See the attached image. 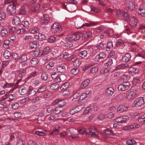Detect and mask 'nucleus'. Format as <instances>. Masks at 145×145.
I'll list each match as a JSON object with an SVG mask.
<instances>
[{"instance_id": "nucleus-1", "label": "nucleus", "mask_w": 145, "mask_h": 145, "mask_svg": "<svg viewBox=\"0 0 145 145\" xmlns=\"http://www.w3.org/2000/svg\"><path fill=\"white\" fill-rule=\"evenodd\" d=\"M137 90L135 89H131L128 93L127 99L128 100H133L137 97Z\"/></svg>"}, {"instance_id": "nucleus-2", "label": "nucleus", "mask_w": 145, "mask_h": 145, "mask_svg": "<svg viewBox=\"0 0 145 145\" xmlns=\"http://www.w3.org/2000/svg\"><path fill=\"white\" fill-rule=\"evenodd\" d=\"M130 83L127 82L119 85L118 87V89L119 91H125L129 89L130 87Z\"/></svg>"}, {"instance_id": "nucleus-3", "label": "nucleus", "mask_w": 145, "mask_h": 145, "mask_svg": "<svg viewBox=\"0 0 145 145\" xmlns=\"http://www.w3.org/2000/svg\"><path fill=\"white\" fill-rule=\"evenodd\" d=\"M62 31L61 27L56 23H54L52 27L51 31L53 33H59Z\"/></svg>"}, {"instance_id": "nucleus-4", "label": "nucleus", "mask_w": 145, "mask_h": 145, "mask_svg": "<svg viewBox=\"0 0 145 145\" xmlns=\"http://www.w3.org/2000/svg\"><path fill=\"white\" fill-rule=\"evenodd\" d=\"M95 128L94 126H91L89 128V131L88 133L93 137L98 138L99 136L97 134V132L95 130Z\"/></svg>"}, {"instance_id": "nucleus-5", "label": "nucleus", "mask_w": 145, "mask_h": 145, "mask_svg": "<svg viewBox=\"0 0 145 145\" xmlns=\"http://www.w3.org/2000/svg\"><path fill=\"white\" fill-rule=\"evenodd\" d=\"M91 95V93L90 91H86L85 93H83L82 95L80 97L78 101L80 102L84 100L87 99L89 98Z\"/></svg>"}, {"instance_id": "nucleus-6", "label": "nucleus", "mask_w": 145, "mask_h": 145, "mask_svg": "<svg viewBox=\"0 0 145 145\" xmlns=\"http://www.w3.org/2000/svg\"><path fill=\"white\" fill-rule=\"evenodd\" d=\"M116 13L119 17L123 16L124 18L128 19L129 16L127 12H125L123 10H117Z\"/></svg>"}, {"instance_id": "nucleus-7", "label": "nucleus", "mask_w": 145, "mask_h": 145, "mask_svg": "<svg viewBox=\"0 0 145 145\" xmlns=\"http://www.w3.org/2000/svg\"><path fill=\"white\" fill-rule=\"evenodd\" d=\"M144 103L143 97H139L134 101L133 105L136 107L140 106L144 104Z\"/></svg>"}, {"instance_id": "nucleus-8", "label": "nucleus", "mask_w": 145, "mask_h": 145, "mask_svg": "<svg viewBox=\"0 0 145 145\" xmlns=\"http://www.w3.org/2000/svg\"><path fill=\"white\" fill-rule=\"evenodd\" d=\"M82 36V34L80 33H77L69 36V40L72 41L79 40Z\"/></svg>"}, {"instance_id": "nucleus-9", "label": "nucleus", "mask_w": 145, "mask_h": 145, "mask_svg": "<svg viewBox=\"0 0 145 145\" xmlns=\"http://www.w3.org/2000/svg\"><path fill=\"white\" fill-rule=\"evenodd\" d=\"M129 117L127 116H123L116 118L115 120L117 123H125L129 120Z\"/></svg>"}, {"instance_id": "nucleus-10", "label": "nucleus", "mask_w": 145, "mask_h": 145, "mask_svg": "<svg viewBox=\"0 0 145 145\" xmlns=\"http://www.w3.org/2000/svg\"><path fill=\"white\" fill-rule=\"evenodd\" d=\"M106 55L105 52H100L99 54L97 55L95 59L96 61H99L101 59H104Z\"/></svg>"}, {"instance_id": "nucleus-11", "label": "nucleus", "mask_w": 145, "mask_h": 145, "mask_svg": "<svg viewBox=\"0 0 145 145\" xmlns=\"http://www.w3.org/2000/svg\"><path fill=\"white\" fill-rule=\"evenodd\" d=\"M138 22L137 18L135 17H133L130 18L129 24L132 27H135L136 26Z\"/></svg>"}, {"instance_id": "nucleus-12", "label": "nucleus", "mask_w": 145, "mask_h": 145, "mask_svg": "<svg viewBox=\"0 0 145 145\" xmlns=\"http://www.w3.org/2000/svg\"><path fill=\"white\" fill-rule=\"evenodd\" d=\"M114 92V89L112 87H109L106 89L105 92V94L107 96H111L113 94Z\"/></svg>"}, {"instance_id": "nucleus-13", "label": "nucleus", "mask_w": 145, "mask_h": 145, "mask_svg": "<svg viewBox=\"0 0 145 145\" xmlns=\"http://www.w3.org/2000/svg\"><path fill=\"white\" fill-rule=\"evenodd\" d=\"M50 20V18L49 16L47 14H46L43 16L41 20V22L42 23L44 24L48 23Z\"/></svg>"}, {"instance_id": "nucleus-14", "label": "nucleus", "mask_w": 145, "mask_h": 145, "mask_svg": "<svg viewBox=\"0 0 145 145\" xmlns=\"http://www.w3.org/2000/svg\"><path fill=\"white\" fill-rule=\"evenodd\" d=\"M90 81L89 79H86L84 80L81 84L80 87V89H84L89 84Z\"/></svg>"}, {"instance_id": "nucleus-15", "label": "nucleus", "mask_w": 145, "mask_h": 145, "mask_svg": "<svg viewBox=\"0 0 145 145\" xmlns=\"http://www.w3.org/2000/svg\"><path fill=\"white\" fill-rule=\"evenodd\" d=\"M82 38L86 40L91 37L92 36V34L91 32L90 31H88L86 33L84 34L82 36Z\"/></svg>"}, {"instance_id": "nucleus-16", "label": "nucleus", "mask_w": 145, "mask_h": 145, "mask_svg": "<svg viewBox=\"0 0 145 145\" xmlns=\"http://www.w3.org/2000/svg\"><path fill=\"white\" fill-rule=\"evenodd\" d=\"M39 43L37 41H34L33 42H30L29 47L30 49L35 48L39 46Z\"/></svg>"}, {"instance_id": "nucleus-17", "label": "nucleus", "mask_w": 145, "mask_h": 145, "mask_svg": "<svg viewBox=\"0 0 145 145\" xmlns=\"http://www.w3.org/2000/svg\"><path fill=\"white\" fill-rule=\"evenodd\" d=\"M27 33V31L24 28L19 29L17 28L16 33L18 35H22L25 34Z\"/></svg>"}, {"instance_id": "nucleus-18", "label": "nucleus", "mask_w": 145, "mask_h": 145, "mask_svg": "<svg viewBox=\"0 0 145 145\" xmlns=\"http://www.w3.org/2000/svg\"><path fill=\"white\" fill-rule=\"evenodd\" d=\"M12 22L14 25H19L21 23L20 18L17 16L14 17L12 21Z\"/></svg>"}, {"instance_id": "nucleus-19", "label": "nucleus", "mask_w": 145, "mask_h": 145, "mask_svg": "<svg viewBox=\"0 0 145 145\" xmlns=\"http://www.w3.org/2000/svg\"><path fill=\"white\" fill-rule=\"evenodd\" d=\"M131 58V56L130 54L127 53L123 57L122 59L123 62H126L129 61Z\"/></svg>"}, {"instance_id": "nucleus-20", "label": "nucleus", "mask_w": 145, "mask_h": 145, "mask_svg": "<svg viewBox=\"0 0 145 145\" xmlns=\"http://www.w3.org/2000/svg\"><path fill=\"white\" fill-rule=\"evenodd\" d=\"M126 5V7L128 9H133L135 7L134 3L131 1H127Z\"/></svg>"}, {"instance_id": "nucleus-21", "label": "nucleus", "mask_w": 145, "mask_h": 145, "mask_svg": "<svg viewBox=\"0 0 145 145\" xmlns=\"http://www.w3.org/2000/svg\"><path fill=\"white\" fill-rule=\"evenodd\" d=\"M128 109V108L123 105H120L117 108V110L118 111H119L120 112H122L124 111L127 110Z\"/></svg>"}, {"instance_id": "nucleus-22", "label": "nucleus", "mask_w": 145, "mask_h": 145, "mask_svg": "<svg viewBox=\"0 0 145 145\" xmlns=\"http://www.w3.org/2000/svg\"><path fill=\"white\" fill-rule=\"evenodd\" d=\"M27 60V56L25 55L22 56L18 60L19 63H22L26 61Z\"/></svg>"}, {"instance_id": "nucleus-23", "label": "nucleus", "mask_w": 145, "mask_h": 145, "mask_svg": "<svg viewBox=\"0 0 145 145\" xmlns=\"http://www.w3.org/2000/svg\"><path fill=\"white\" fill-rule=\"evenodd\" d=\"M138 71V69L132 67H130L128 69V72L136 74Z\"/></svg>"}, {"instance_id": "nucleus-24", "label": "nucleus", "mask_w": 145, "mask_h": 145, "mask_svg": "<svg viewBox=\"0 0 145 145\" xmlns=\"http://www.w3.org/2000/svg\"><path fill=\"white\" fill-rule=\"evenodd\" d=\"M87 54V52L86 50L81 51L79 54V56L81 58H83L86 56Z\"/></svg>"}, {"instance_id": "nucleus-25", "label": "nucleus", "mask_w": 145, "mask_h": 145, "mask_svg": "<svg viewBox=\"0 0 145 145\" xmlns=\"http://www.w3.org/2000/svg\"><path fill=\"white\" fill-rule=\"evenodd\" d=\"M50 51V48L48 46L45 47L43 49V52H42V55H45L49 53Z\"/></svg>"}, {"instance_id": "nucleus-26", "label": "nucleus", "mask_w": 145, "mask_h": 145, "mask_svg": "<svg viewBox=\"0 0 145 145\" xmlns=\"http://www.w3.org/2000/svg\"><path fill=\"white\" fill-rule=\"evenodd\" d=\"M33 54L36 56H40L42 55V50L40 49H36L33 52Z\"/></svg>"}, {"instance_id": "nucleus-27", "label": "nucleus", "mask_w": 145, "mask_h": 145, "mask_svg": "<svg viewBox=\"0 0 145 145\" xmlns=\"http://www.w3.org/2000/svg\"><path fill=\"white\" fill-rule=\"evenodd\" d=\"M90 53H91L92 56L95 55L99 51L97 49V48H94L93 49L92 48H89Z\"/></svg>"}, {"instance_id": "nucleus-28", "label": "nucleus", "mask_w": 145, "mask_h": 145, "mask_svg": "<svg viewBox=\"0 0 145 145\" xmlns=\"http://www.w3.org/2000/svg\"><path fill=\"white\" fill-rule=\"evenodd\" d=\"M3 56L6 59H8L11 56V54L10 52L7 50L4 52Z\"/></svg>"}, {"instance_id": "nucleus-29", "label": "nucleus", "mask_w": 145, "mask_h": 145, "mask_svg": "<svg viewBox=\"0 0 145 145\" xmlns=\"http://www.w3.org/2000/svg\"><path fill=\"white\" fill-rule=\"evenodd\" d=\"M128 65L127 64H122L117 66L116 69H123L127 67Z\"/></svg>"}, {"instance_id": "nucleus-30", "label": "nucleus", "mask_w": 145, "mask_h": 145, "mask_svg": "<svg viewBox=\"0 0 145 145\" xmlns=\"http://www.w3.org/2000/svg\"><path fill=\"white\" fill-rule=\"evenodd\" d=\"M33 37L31 35H27L24 38V39L25 42H29L33 40Z\"/></svg>"}, {"instance_id": "nucleus-31", "label": "nucleus", "mask_w": 145, "mask_h": 145, "mask_svg": "<svg viewBox=\"0 0 145 145\" xmlns=\"http://www.w3.org/2000/svg\"><path fill=\"white\" fill-rule=\"evenodd\" d=\"M57 71L60 72H64L65 71V67L64 66H60L57 67Z\"/></svg>"}, {"instance_id": "nucleus-32", "label": "nucleus", "mask_w": 145, "mask_h": 145, "mask_svg": "<svg viewBox=\"0 0 145 145\" xmlns=\"http://www.w3.org/2000/svg\"><path fill=\"white\" fill-rule=\"evenodd\" d=\"M59 84L57 83H54L50 86V89L52 90H55L57 89L59 87Z\"/></svg>"}, {"instance_id": "nucleus-33", "label": "nucleus", "mask_w": 145, "mask_h": 145, "mask_svg": "<svg viewBox=\"0 0 145 145\" xmlns=\"http://www.w3.org/2000/svg\"><path fill=\"white\" fill-rule=\"evenodd\" d=\"M8 31L5 28H3L1 32V34L2 37H6Z\"/></svg>"}, {"instance_id": "nucleus-34", "label": "nucleus", "mask_w": 145, "mask_h": 145, "mask_svg": "<svg viewBox=\"0 0 145 145\" xmlns=\"http://www.w3.org/2000/svg\"><path fill=\"white\" fill-rule=\"evenodd\" d=\"M31 63L33 66H34L37 65L39 61L36 58H33L31 60Z\"/></svg>"}, {"instance_id": "nucleus-35", "label": "nucleus", "mask_w": 145, "mask_h": 145, "mask_svg": "<svg viewBox=\"0 0 145 145\" xmlns=\"http://www.w3.org/2000/svg\"><path fill=\"white\" fill-rule=\"evenodd\" d=\"M7 13L10 15H15L16 14V10H7Z\"/></svg>"}, {"instance_id": "nucleus-36", "label": "nucleus", "mask_w": 145, "mask_h": 145, "mask_svg": "<svg viewBox=\"0 0 145 145\" xmlns=\"http://www.w3.org/2000/svg\"><path fill=\"white\" fill-rule=\"evenodd\" d=\"M27 92V91L25 88L22 89H20L19 91V93L21 95H23L26 94Z\"/></svg>"}, {"instance_id": "nucleus-37", "label": "nucleus", "mask_w": 145, "mask_h": 145, "mask_svg": "<svg viewBox=\"0 0 145 145\" xmlns=\"http://www.w3.org/2000/svg\"><path fill=\"white\" fill-rule=\"evenodd\" d=\"M126 143L128 145H134L135 144L136 141L134 139H130L127 140Z\"/></svg>"}, {"instance_id": "nucleus-38", "label": "nucleus", "mask_w": 145, "mask_h": 145, "mask_svg": "<svg viewBox=\"0 0 145 145\" xmlns=\"http://www.w3.org/2000/svg\"><path fill=\"white\" fill-rule=\"evenodd\" d=\"M95 48L100 51L104 49V45L103 43H101L98 44V45L95 46Z\"/></svg>"}, {"instance_id": "nucleus-39", "label": "nucleus", "mask_w": 145, "mask_h": 145, "mask_svg": "<svg viewBox=\"0 0 145 145\" xmlns=\"http://www.w3.org/2000/svg\"><path fill=\"white\" fill-rule=\"evenodd\" d=\"M72 62H73V65L75 67L79 66L80 64L79 60L76 59H74V60L72 61Z\"/></svg>"}, {"instance_id": "nucleus-40", "label": "nucleus", "mask_w": 145, "mask_h": 145, "mask_svg": "<svg viewBox=\"0 0 145 145\" xmlns=\"http://www.w3.org/2000/svg\"><path fill=\"white\" fill-rule=\"evenodd\" d=\"M70 84L69 82H65L61 86L60 89L61 90L65 89L67 88L69 86Z\"/></svg>"}, {"instance_id": "nucleus-41", "label": "nucleus", "mask_w": 145, "mask_h": 145, "mask_svg": "<svg viewBox=\"0 0 145 145\" xmlns=\"http://www.w3.org/2000/svg\"><path fill=\"white\" fill-rule=\"evenodd\" d=\"M48 77V74L46 72L43 73L41 75V78L43 80H46Z\"/></svg>"}, {"instance_id": "nucleus-42", "label": "nucleus", "mask_w": 145, "mask_h": 145, "mask_svg": "<svg viewBox=\"0 0 145 145\" xmlns=\"http://www.w3.org/2000/svg\"><path fill=\"white\" fill-rule=\"evenodd\" d=\"M26 73V71L25 70L23 69L20 71L19 73V77L22 78L23 77Z\"/></svg>"}, {"instance_id": "nucleus-43", "label": "nucleus", "mask_w": 145, "mask_h": 145, "mask_svg": "<svg viewBox=\"0 0 145 145\" xmlns=\"http://www.w3.org/2000/svg\"><path fill=\"white\" fill-rule=\"evenodd\" d=\"M14 84L13 83H8L6 82L3 86V88H10L13 86Z\"/></svg>"}, {"instance_id": "nucleus-44", "label": "nucleus", "mask_w": 145, "mask_h": 145, "mask_svg": "<svg viewBox=\"0 0 145 145\" xmlns=\"http://www.w3.org/2000/svg\"><path fill=\"white\" fill-rule=\"evenodd\" d=\"M46 87L45 86H43L37 90V93H40L44 91L46 89Z\"/></svg>"}, {"instance_id": "nucleus-45", "label": "nucleus", "mask_w": 145, "mask_h": 145, "mask_svg": "<svg viewBox=\"0 0 145 145\" xmlns=\"http://www.w3.org/2000/svg\"><path fill=\"white\" fill-rule=\"evenodd\" d=\"M98 70V68L96 67H93L90 70H89L90 73H94L97 72Z\"/></svg>"}, {"instance_id": "nucleus-46", "label": "nucleus", "mask_w": 145, "mask_h": 145, "mask_svg": "<svg viewBox=\"0 0 145 145\" xmlns=\"http://www.w3.org/2000/svg\"><path fill=\"white\" fill-rule=\"evenodd\" d=\"M65 104L66 102L64 100L60 99L59 104V108H61L63 106L65 105Z\"/></svg>"}, {"instance_id": "nucleus-47", "label": "nucleus", "mask_w": 145, "mask_h": 145, "mask_svg": "<svg viewBox=\"0 0 145 145\" xmlns=\"http://www.w3.org/2000/svg\"><path fill=\"white\" fill-rule=\"evenodd\" d=\"M79 70L78 68H73L71 70V72L73 74L76 75L78 73Z\"/></svg>"}, {"instance_id": "nucleus-48", "label": "nucleus", "mask_w": 145, "mask_h": 145, "mask_svg": "<svg viewBox=\"0 0 145 145\" xmlns=\"http://www.w3.org/2000/svg\"><path fill=\"white\" fill-rule=\"evenodd\" d=\"M12 108L14 109H16L19 107V104L17 102L13 103L12 104Z\"/></svg>"}, {"instance_id": "nucleus-49", "label": "nucleus", "mask_w": 145, "mask_h": 145, "mask_svg": "<svg viewBox=\"0 0 145 145\" xmlns=\"http://www.w3.org/2000/svg\"><path fill=\"white\" fill-rule=\"evenodd\" d=\"M140 127V125L137 124H134L129 126V128L130 129H136Z\"/></svg>"}, {"instance_id": "nucleus-50", "label": "nucleus", "mask_w": 145, "mask_h": 145, "mask_svg": "<svg viewBox=\"0 0 145 145\" xmlns=\"http://www.w3.org/2000/svg\"><path fill=\"white\" fill-rule=\"evenodd\" d=\"M78 131L80 133L83 134L87 133L86 131V129L82 128V127H79L78 129Z\"/></svg>"}, {"instance_id": "nucleus-51", "label": "nucleus", "mask_w": 145, "mask_h": 145, "mask_svg": "<svg viewBox=\"0 0 145 145\" xmlns=\"http://www.w3.org/2000/svg\"><path fill=\"white\" fill-rule=\"evenodd\" d=\"M113 47V44L112 42L109 41L107 43V46L106 47V50L107 51H109L110 48Z\"/></svg>"}, {"instance_id": "nucleus-52", "label": "nucleus", "mask_w": 145, "mask_h": 145, "mask_svg": "<svg viewBox=\"0 0 145 145\" xmlns=\"http://www.w3.org/2000/svg\"><path fill=\"white\" fill-rule=\"evenodd\" d=\"M94 25H95V24L94 23L90 22L89 23H86L85 24H83L82 25H81V26H79V28L82 27H84L85 25L89 27L90 26H93Z\"/></svg>"}, {"instance_id": "nucleus-53", "label": "nucleus", "mask_w": 145, "mask_h": 145, "mask_svg": "<svg viewBox=\"0 0 145 145\" xmlns=\"http://www.w3.org/2000/svg\"><path fill=\"white\" fill-rule=\"evenodd\" d=\"M139 10V11L138 12V14L142 17H145V10Z\"/></svg>"}, {"instance_id": "nucleus-54", "label": "nucleus", "mask_w": 145, "mask_h": 145, "mask_svg": "<svg viewBox=\"0 0 145 145\" xmlns=\"http://www.w3.org/2000/svg\"><path fill=\"white\" fill-rule=\"evenodd\" d=\"M56 40V38L54 36H50L48 39V41L50 42H54Z\"/></svg>"}, {"instance_id": "nucleus-55", "label": "nucleus", "mask_w": 145, "mask_h": 145, "mask_svg": "<svg viewBox=\"0 0 145 145\" xmlns=\"http://www.w3.org/2000/svg\"><path fill=\"white\" fill-rule=\"evenodd\" d=\"M39 28H35L34 29H33L30 30V31L31 33L32 34H35V33H38L39 32Z\"/></svg>"}, {"instance_id": "nucleus-56", "label": "nucleus", "mask_w": 145, "mask_h": 145, "mask_svg": "<svg viewBox=\"0 0 145 145\" xmlns=\"http://www.w3.org/2000/svg\"><path fill=\"white\" fill-rule=\"evenodd\" d=\"M46 111L48 113L51 114L53 113L54 110L53 107H49L47 108Z\"/></svg>"}, {"instance_id": "nucleus-57", "label": "nucleus", "mask_w": 145, "mask_h": 145, "mask_svg": "<svg viewBox=\"0 0 145 145\" xmlns=\"http://www.w3.org/2000/svg\"><path fill=\"white\" fill-rule=\"evenodd\" d=\"M85 105H84L82 104L79 105L76 107V109L77 110V111L79 112L83 108H84Z\"/></svg>"}, {"instance_id": "nucleus-58", "label": "nucleus", "mask_w": 145, "mask_h": 145, "mask_svg": "<svg viewBox=\"0 0 145 145\" xmlns=\"http://www.w3.org/2000/svg\"><path fill=\"white\" fill-rule=\"evenodd\" d=\"M104 29V27H101L96 28L95 30L96 32L99 33L101 32Z\"/></svg>"}, {"instance_id": "nucleus-59", "label": "nucleus", "mask_w": 145, "mask_h": 145, "mask_svg": "<svg viewBox=\"0 0 145 145\" xmlns=\"http://www.w3.org/2000/svg\"><path fill=\"white\" fill-rule=\"evenodd\" d=\"M99 5L102 6H105L106 2L105 0H97Z\"/></svg>"}, {"instance_id": "nucleus-60", "label": "nucleus", "mask_w": 145, "mask_h": 145, "mask_svg": "<svg viewBox=\"0 0 145 145\" xmlns=\"http://www.w3.org/2000/svg\"><path fill=\"white\" fill-rule=\"evenodd\" d=\"M14 116L15 118H18L22 116V114L21 112H17L14 114Z\"/></svg>"}, {"instance_id": "nucleus-61", "label": "nucleus", "mask_w": 145, "mask_h": 145, "mask_svg": "<svg viewBox=\"0 0 145 145\" xmlns=\"http://www.w3.org/2000/svg\"><path fill=\"white\" fill-rule=\"evenodd\" d=\"M113 63L112 60L111 59H109L108 61L105 63V66H108L111 65Z\"/></svg>"}, {"instance_id": "nucleus-62", "label": "nucleus", "mask_w": 145, "mask_h": 145, "mask_svg": "<svg viewBox=\"0 0 145 145\" xmlns=\"http://www.w3.org/2000/svg\"><path fill=\"white\" fill-rule=\"evenodd\" d=\"M17 29V28L15 27H12L9 29V32L10 33H15Z\"/></svg>"}, {"instance_id": "nucleus-63", "label": "nucleus", "mask_w": 145, "mask_h": 145, "mask_svg": "<svg viewBox=\"0 0 145 145\" xmlns=\"http://www.w3.org/2000/svg\"><path fill=\"white\" fill-rule=\"evenodd\" d=\"M70 93V91L69 90H65L63 92L62 94L64 97L69 95Z\"/></svg>"}, {"instance_id": "nucleus-64", "label": "nucleus", "mask_w": 145, "mask_h": 145, "mask_svg": "<svg viewBox=\"0 0 145 145\" xmlns=\"http://www.w3.org/2000/svg\"><path fill=\"white\" fill-rule=\"evenodd\" d=\"M138 120L139 121L145 122V114L143 116H141L138 119Z\"/></svg>"}]
</instances>
